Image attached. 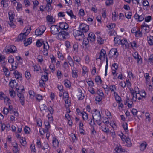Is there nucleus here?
<instances>
[{"instance_id":"20e7f679","label":"nucleus","mask_w":153,"mask_h":153,"mask_svg":"<svg viewBox=\"0 0 153 153\" xmlns=\"http://www.w3.org/2000/svg\"><path fill=\"white\" fill-rule=\"evenodd\" d=\"M51 31L52 34L56 35L58 33L59 30V28L57 25H52L51 27Z\"/></svg>"},{"instance_id":"9b49d317","label":"nucleus","mask_w":153,"mask_h":153,"mask_svg":"<svg viewBox=\"0 0 153 153\" xmlns=\"http://www.w3.org/2000/svg\"><path fill=\"white\" fill-rule=\"evenodd\" d=\"M5 57L4 55L0 54V62H3L1 63L2 67H4L6 64V62L5 61Z\"/></svg>"},{"instance_id":"a19ab883","label":"nucleus","mask_w":153,"mask_h":153,"mask_svg":"<svg viewBox=\"0 0 153 153\" xmlns=\"http://www.w3.org/2000/svg\"><path fill=\"white\" fill-rule=\"evenodd\" d=\"M21 140L20 141V143L23 146H25L26 144V142L25 141V139L22 137V138H21Z\"/></svg>"},{"instance_id":"603ef678","label":"nucleus","mask_w":153,"mask_h":153,"mask_svg":"<svg viewBox=\"0 0 153 153\" xmlns=\"http://www.w3.org/2000/svg\"><path fill=\"white\" fill-rule=\"evenodd\" d=\"M135 93L132 94L133 96V98H132V100L134 101H136L137 99V93Z\"/></svg>"},{"instance_id":"5fc2aeb1","label":"nucleus","mask_w":153,"mask_h":153,"mask_svg":"<svg viewBox=\"0 0 153 153\" xmlns=\"http://www.w3.org/2000/svg\"><path fill=\"white\" fill-rule=\"evenodd\" d=\"M9 19L10 21H13V14L12 13L9 12Z\"/></svg>"},{"instance_id":"864d4df0","label":"nucleus","mask_w":153,"mask_h":153,"mask_svg":"<svg viewBox=\"0 0 153 153\" xmlns=\"http://www.w3.org/2000/svg\"><path fill=\"white\" fill-rule=\"evenodd\" d=\"M115 98L116 100L117 103H120L122 101L121 98L119 95L116 96Z\"/></svg>"},{"instance_id":"72a5a7b5","label":"nucleus","mask_w":153,"mask_h":153,"mask_svg":"<svg viewBox=\"0 0 153 153\" xmlns=\"http://www.w3.org/2000/svg\"><path fill=\"white\" fill-rule=\"evenodd\" d=\"M13 1H16V2H17L16 1H12V2H13ZM17 5L16 7V9L17 10L19 11L22 9V5L21 4L17 2Z\"/></svg>"},{"instance_id":"58836bf2","label":"nucleus","mask_w":153,"mask_h":153,"mask_svg":"<svg viewBox=\"0 0 153 153\" xmlns=\"http://www.w3.org/2000/svg\"><path fill=\"white\" fill-rule=\"evenodd\" d=\"M25 29L26 30V31L24 33L26 35V36H27V35L29 33H30L31 30V27H30L29 28V29L28 28H27V27H26Z\"/></svg>"},{"instance_id":"37998d69","label":"nucleus","mask_w":153,"mask_h":153,"mask_svg":"<svg viewBox=\"0 0 153 153\" xmlns=\"http://www.w3.org/2000/svg\"><path fill=\"white\" fill-rule=\"evenodd\" d=\"M82 118L84 120L87 119L88 118V114L85 112L82 114Z\"/></svg>"},{"instance_id":"4d7b16f0","label":"nucleus","mask_w":153,"mask_h":153,"mask_svg":"<svg viewBox=\"0 0 153 153\" xmlns=\"http://www.w3.org/2000/svg\"><path fill=\"white\" fill-rule=\"evenodd\" d=\"M126 41L127 40L126 39L123 40H121V39L120 44H121L122 45V46L123 47V48H124V44H125V43H126Z\"/></svg>"},{"instance_id":"f257e3e1","label":"nucleus","mask_w":153,"mask_h":153,"mask_svg":"<svg viewBox=\"0 0 153 153\" xmlns=\"http://www.w3.org/2000/svg\"><path fill=\"white\" fill-rule=\"evenodd\" d=\"M73 34L76 39L79 41L82 40L85 37L83 33L80 30H74L73 31Z\"/></svg>"},{"instance_id":"9d476101","label":"nucleus","mask_w":153,"mask_h":153,"mask_svg":"<svg viewBox=\"0 0 153 153\" xmlns=\"http://www.w3.org/2000/svg\"><path fill=\"white\" fill-rule=\"evenodd\" d=\"M26 35L24 33H21L19 35L18 37V39L16 40V41L19 42L20 41H22L25 39L26 37Z\"/></svg>"},{"instance_id":"473e14b6","label":"nucleus","mask_w":153,"mask_h":153,"mask_svg":"<svg viewBox=\"0 0 153 153\" xmlns=\"http://www.w3.org/2000/svg\"><path fill=\"white\" fill-rule=\"evenodd\" d=\"M113 16H112V20L114 21H116L117 19V18L118 17L117 13H116V12L115 11H114V13H112Z\"/></svg>"},{"instance_id":"0e129e2a","label":"nucleus","mask_w":153,"mask_h":153,"mask_svg":"<svg viewBox=\"0 0 153 153\" xmlns=\"http://www.w3.org/2000/svg\"><path fill=\"white\" fill-rule=\"evenodd\" d=\"M145 21L146 22H149L151 19V17L149 16L147 17H146L145 18Z\"/></svg>"},{"instance_id":"5701e85b","label":"nucleus","mask_w":153,"mask_h":153,"mask_svg":"<svg viewBox=\"0 0 153 153\" xmlns=\"http://www.w3.org/2000/svg\"><path fill=\"white\" fill-rule=\"evenodd\" d=\"M125 141L128 147H130L131 146V142L130 139L128 137H126Z\"/></svg>"},{"instance_id":"f3484780","label":"nucleus","mask_w":153,"mask_h":153,"mask_svg":"<svg viewBox=\"0 0 153 153\" xmlns=\"http://www.w3.org/2000/svg\"><path fill=\"white\" fill-rule=\"evenodd\" d=\"M13 74L15 76V77L18 79H20L22 78V74L16 70L14 71Z\"/></svg>"},{"instance_id":"f03ea898","label":"nucleus","mask_w":153,"mask_h":153,"mask_svg":"<svg viewBox=\"0 0 153 153\" xmlns=\"http://www.w3.org/2000/svg\"><path fill=\"white\" fill-rule=\"evenodd\" d=\"M46 29V28L44 26H40L38 29H36L35 31V34L39 36L42 34Z\"/></svg>"},{"instance_id":"a878e982","label":"nucleus","mask_w":153,"mask_h":153,"mask_svg":"<svg viewBox=\"0 0 153 153\" xmlns=\"http://www.w3.org/2000/svg\"><path fill=\"white\" fill-rule=\"evenodd\" d=\"M47 1V2L46 6L45 7V8L47 9L48 8V10H49L51 9V3H52V1H48L49 2H48V1Z\"/></svg>"},{"instance_id":"3c124183","label":"nucleus","mask_w":153,"mask_h":153,"mask_svg":"<svg viewBox=\"0 0 153 153\" xmlns=\"http://www.w3.org/2000/svg\"><path fill=\"white\" fill-rule=\"evenodd\" d=\"M14 82L16 83V81L15 80H12L9 83V86L10 87H11L12 88H13L14 87V86L13 85V84Z\"/></svg>"},{"instance_id":"c03bdc74","label":"nucleus","mask_w":153,"mask_h":153,"mask_svg":"<svg viewBox=\"0 0 153 153\" xmlns=\"http://www.w3.org/2000/svg\"><path fill=\"white\" fill-rule=\"evenodd\" d=\"M67 13L70 16L71 18H73L74 16V15L73 14V12L71 10H68L66 11Z\"/></svg>"},{"instance_id":"79ce46f5","label":"nucleus","mask_w":153,"mask_h":153,"mask_svg":"<svg viewBox=\"0 0 153 153\" xmlns=\"http://www.w3.org/2000/svg\"><path fill=\"white\" fill-rule=\"evenodd\" d=\"M49 146L47 142L44 143L43 146H42V149L44 150H45L46 149H47Z\"/></svg>"},{"instance_id":"bb28decb","label":"nucleus","mask_w":153,"mask_h":153,"mask_svg":"<svg viewBox=\"0 0 153 153\" xmlns=\"http://www.w3.org/2000/svg\"><path fill=\"white\" fill-rule=\"evenodd\" d=\"M53 145L54 146H58L59 145V142L56 138H54L53 139Z\"/></svg>"},{"instance_id":"8fccbe9b","label":"nucleus","mask_w":153,"mask_h":153,"mask_svg":"<svg viewBox=\"0 0 153 153\" xmlns=\"http://www.w3.org/2000/svg\"><path fill=\"white\" fill-rule=\"evenodd\" d=\"M25 75L26 78L27 79H29L30 78V72L26 71L25 73Z\"/></svg>"},{"instance_id":"f704fd0d","label":"nucleus","mask_w":153,"mask_h":153,"mask_svg":"<svg viewBox=\"0 0 153 153\" xmlns=\"http://www.w3.org/2000/svg\"><path fill=\"white\" fill-rule=\"evenodd\" d=\"M132 16V13L131 12H128L125 13V16L126 17L129 19L131 18Z\"/></svg>"},{"instance_id":"4468645a","label":"nucleus","mask_w":153,"mask_h":153,"mask_svg":"<svg viewBox=\"0 0 153 153\" xmlns=\"http://www.w3.org/2000/svg\"><path fill=\"white\" fill-rule=\"evenodd\" d=\"M47 48L45 47V45L44 44V50L43 51V54L47 56L48 54V50L49 49V46L47 44Z\"/></svg>"},{"instance_id":"c85d7f7f","label":"nucleus","mask_w":153,"mask_h":153,"mask_svg":"<svg viewBox=\"0 0 153 153\" xmlns=\"http://www.w3.org/2000/svg\"><path fill=\"white\" fill-rule=\"evenodd\" d=\"M77 96L79 97V100H80L83 99L84 98V94L81 92H79Z\"/></svg>"},{"instance_id":"4c0bfd02","label":"nucleus","mask_w":153,"mask_h":153,"mask_svg":"<svg viewBox=\"0 0 153 153\" xmlns=\"http://www.w3.org/2000/svg\"><path fill=\"white\" fill-rule=\"evenodd\" d=\"M148 39V43L150 45H153V36H150Z\"/></svg>"},{"instance_id":"cd10ccee","label":"nucleus","mask_w":153,"mask_h":153,"mask_svg":"<svg viewBox=\"0 0 153 153\" xmlns=\"http://www.w3.org/2000/svg\"><path fill=\"white\" fill-rule=\"evenodd\" d=\"M8 1H1V3L3 5V7H7L8 6V3H7Z\"/></svg>"},{"instance_id":"e2e57ef3","label":"nucleus","mask_w":153,"mask_h":153,"mask_svg":"<svg viewBox=\"0 0 153 153\" xmlns=\"http://www.w3.org/2000/svg\"><path fill=\"white\" fill-rule=\"evenodd\" d=\"M144 76L146 79V82H149V76L148 73H146L144 74Z\"/></svg>"},{"instance_id":"6e6552de","label":"nucleus","mask_w":153,"mask_h":153,"mask_svg":"<svg viewBox=\"0 0 153 153\" xmlns=\"http://www.w3.org/2000/svg\"><path fill=\"white\" fill-rule=\"evenodd\" d=\"M68 28V24L64 22H62L59 23V28H60L61 30H66Z\"/></svg>"},{"instance_id":"4be33fe9","label":"nucleus","mask_w":153,"mask_h":153,"mask_svg":"<svg viewBox=\"0 0 153 153\" xmlns=\"http://www.w3.org/2000/svg\"><path fill=\"white\" fill-rule=\"evenodd\" d=\"M47 19L48 21L51 22V24L55 22V19L53 17L49 15L47 17Z\"/></svg>"},{"instance_id":"ea45409f","label":"nucleus","mask_w":153,"mask_h":153,"mask_svg":"<svg viewBox=\"0 0 153 153\" xmlns=\"http://www.w3.org/2000/svg\"><path fill=\"white\" fill-rule=\"evenodd\" d=\"M135 36L136 37H141L142 36V33L141 32L140 30L137 31L135 34Z\"/></svg>"},{"instance_id":"dca6fc26","label":"nucleus","mask_w":153,"mask_h":153,"mask_svg":"<svg viewBox=\"0 0 153 153\" xmlns=\"http://www.w3.org/2000/svg\"><path fill=\"white\" fill-rule=\"evenodd\" d=\"M7 52L11 53H14L16 51V47L13 45L11 46L10 48L9 49H7Z\"/></svg>"},{"instance_id":"f8f14e48","label":"nucleus","mask_w":153,"mask_h":153,"mask_svg":"<svg viewBox=\"0 0 153 153\" xmlns=\"http://www.w3.org/2000/svg\"><path fill=\"white\" fill-rule=\"evenodd\" d=\"M32 38L30 37L29 38L26 39H25L24 41V45L25 46H27L30 44L32 42Z\"/></svg>"},{"instance_id":"c756f323","label":"nucleus","mask_w":153,"mask_h":153,"mask_svg":"<svg viewBox=\"0 0 153 153\" xmlns=\"http://www.w3.org/2000/svg\"><path fill=\"white\" fill-rule=\"evenodd\" d=\"M3 71L5 73V75L6 76H8L10 73L9 72V71L8 68L5 67V66L3 67Z\"/></svg>"},{"instance_id":"2f4dec72","label":"nucleus","mask_w":153,"mask_h":153,"mask_svg":"<svg viewBox=\"0 0 153 153\" xmlns=\"http://www.w3.org/2000/svg\"><path fill=\"white\" fill-rule=\"evenodd\" d=\"M97 41L98 43L100 44H103L104 42V40L100 36L97 37Z\"/></svg>"},{"instance_id":"13d9d810","label":"nucleus","mask_w":153,"mask_h":153,"mask_svg":"<svg viewBox=\"0 0 153 153\" xmlns=\"http://www.w3.org/2000/svg\"><path fill=\"white\" fill-rule=\"evenodd\" d=\"M13 21H9L8 22V24L10 26L13 28H15L16 27L15 25H14L13 22H12Z\"/></svg>"},{"instance_id":"69168bd1","label":"nucleus","mask_w":153,"mask_h":153,"mask_svg":"<svg viewBox=\"0 0 153 153\" xmlns=\"http://www.w3.org/2000/svg\"><path fill=\"white\" fill-rule=\"evenodd\" d=\"M3 112L4 114L7 115L8 113L9 112V111L8 108H4L3 110Z\"/></svg>"},{"instance_id":"052dcab7","label":"nucleus","mask_w":153,"mask_h":153,"mask_svg":"<svg viewBox=\"0 0 153 153\" xmlns=\"http://www.w3.org/2000/svg\"><path fill=\"white\" fill-rule=\"evenodd\" d=\"M30 148L32 152H33V153L36 152V150L35 149L34 145L32 144L30 146Z\"/></svg>"},{"instance_id":"393cba45","label":"nucleus","mask_w":153,"mask_h":153,"mask_svg":"<svg viewBox=\"0 0 153 153\" xmlns=\"http://www.w3.org/2000/svg\"><path fill=\"white\" fill-rule=\"evenodd\" d=\"M106 27L109 29H113L115 27L116 24L115 23H111L109 25H107Z\"/></svg>"},{"instance_id":"0eeeda50","label":"nucleus","mask_w":153,"mask_h":153,"mask_svg":"<svg viewBox=\"0 0 153 153\" xmlns=\"http://www.w3.org/2000/svg\"><path fill=\"white\" fill-rule=\"evenodd\" d=\"M109 54L110 56L117 57L118 55V53L117 52V49L115 48H113L110 50Z\"/></svg>"},{"instance_id":"e433bc0d","label":"nucleus","mask_w":153,"mask_h":153,"mask_svg":"<svg viewBox=\"0 0 153 153\" xmlns=\"http://www.w3.org/2000/svg\"><path fill=\"white\" fill-rule=\"evenodd\" d=\"M73 59L74 61H76V62L79 63L80 62L81 59L80 58L77 56H75L73 57Z\"/></svg>"},{"instance_id":"ddd939ff","label":"nucleus","mask_w":153,"mask_h":153,"mask_svg":"<svg viewBox=\"0 0 153 153\" xmlns=\"http://www.w3.org/2000/svg\"><path fill=\"white\" fill-rule=\"evenodd\" d=\"M106 54V51L103 49H102L99 53V56L97 59V60L98 59H99L100 60L101 59L102 57H105V55Z\"/></svg>"},{"instance_id":"09e8293b","label":"nucleus","mask_w":153,"mask_h":153,"mask_svg":"<svg viewBox=\"0 0 153 153\" xmlns=\"http://www.w3.org/2000/svg\"><path fill=\"white\" fill-rule=\"evenodd\" d=\"M95 80V82H98L99 81H100V83H101L102 82L100 77L99 76H97L96 77Z\"/></svg>"},{"instance_id":"7ed1b4c3","label":"nucleus","mask_w":153,"mask_h":153,"mask_svg":"<svg viewBox=\"0 0 153 153\" xmlns=\"http://www.w3.org/2000/svg\"><path fill=\"white\" fill-rule=\"evenodd\" d=\"M79 29L83 33H86L89 30V26L85 24L82 23L80 24Z\"/></svg>"},{"instance_id":"a18cd8bd","label":"nucleus","mask_w":153,"mask_h":153,"mask_svg":"<svg viewBox=\"0 0 153 153\" xmlns=\"http://www.w3.org/2000/svg\"><path fill=\"white\" fill-rule=\"evenodd\" d=\"M64 84L66 87L69 88L70 87V82L68 80H65Z\"/></svg>"},{"instance_id":"338daca9","label":"nucleus","mask_w":153,"mask_h":153,"mask_svg":"<svg viewBox=\"0 0 153 153\" xmlns=\"http://www.w3.org/2000/svg\"><path fill=\"white\" fill-rule=\"evenodd\" d=\"M97 93L98 96H101V97H103L104 95V94L103 93L102 91L101 90H99L97 91Z\"/></svg>"},{"instance_id":"c9c22d12","label":"nucleus","mask_w":153,"mask_h":153,"mask_svg":"<svg viewBox=\"0 0 153 153\" xmlns=\"http://www.w3.org/2000/svg\"><path fill=\"white\" fill-rule=\"evenodd\" d=\"M123 127L125 132H127L128 131V124L127 123H123Z\"/></svg>"},{"instance_id":"39448f33","label":"nucleus","mask_w":153,"mask_h":153,"mask_svg":"<svg viewBox=\"0 0 153 153\" xmlns=\"http://www.w3.org/2000/svg\"><path fill=\"white\" fill-rule=\"evenodd\" d=\"M114 149L117 153H124L125 151V149L122 148L121 146L120 145L119 146H114Z\"/></svg>"},{"instance_id":"680f3d73","label":"nucleus","mask_w":153,"mask_h":153,"mask_svg":"<svg viewBox=\"0 0 153 153\" xmlns=\"http://www.w3.org/2000/svg\"><path fill=\"white\" fill-rule=\"evenodd\" d=\"M138 18V21H141L143 20L144 19V15L142 14L140 16H139Z\"/></svg>"},{"instance_id":"6e6d98bb","label":"nucleus","mask_w":153,"mask_h":153,"mask_svg":"<svg viewBox=\"0 0 153 153\" xmlns=\"http://www.w3.org/2000/svg\"><path fill=\"white\" fill-rule=\"evenodd\" d=\"M105 3L107 6H109L113 4V1H106Z\"/></svg>"},{"instance_id":"b1692460","label":"nucleus","mask_w":153,"mask_h":153,"mask_svg":"<svg viewBox=\"0 0 153 153\" xmlns=\"http://www.w3.org/2000/svg\"><path fill=\"white\" fill-rule=\"evenodd\" d=\"M45 75H44L42 77V80L44 81H46L48 80V73L47 72H45Z\"/></svg>"},{"instance_id":"de8ad7c7","label":"nucleus","mask_w":153,"mask_h":153,"mask_svg":"<svg viewBox=\"0 0 153 153\" xmlns=\"http://www.w3.org/2000/svg\"><path fill=\"white\" fill-rule=\"evenodd\" d=\"M85 13L84 10L81 9L80 10L79 12V14L80 17H82L84 15Z\"/></svg>"},{"instance_id":"49530a36","label":"nucleus","mask_w":153,"mask_h":153,"mask_svg":"<svg viewBox=\"0 0 153 153\" xmlns=\"http://www.w3.org/2000/svg\"><path fill=\"white\" fill-rule=\"evenodd\" d=\"M82 45L83 47L85 48H88L90 47L88 42L87 43L83 42L82 43Z\"/></svg>"},{"instance_id":"423d86ee","label":"nucleus","mask_w":153,"mask_h":153,"mask_svg":"<svg viewBox=\"0 0 153 153\" xmlns=\"http://www.w3.org/2000/svg\"><path fill=\"white\" fill-rule=\"evenodd\" d=\"M92 114L93 120H94V117H95L97 119L101 118V115L100 111L98 110L95 109L94 112L92 113Z\"/></svg>"},{"instance_id":"774afa93","label":"nucleus","mask_w":153,"mask_h":153,"mask_svg":"<svg viewBox=\"0 0 153 153\" xmlns=\"http://www.w3.org/2000/svg\"><path fill=\"white\" fill-rule=\"evenodd\" d=\"M30 130V129L27 126H25L24 128V131L25 133L26 134H29V130Z\"/></svg>"},{"instance_id":"a211bd4d","label":"nucleus","mask_w":153,"mask_h":153,"mask_svg":"<svg viewBox=\"0 0 153 153\" xmlns=\"http://www.w3.org/2000/svg\"><path fill=\"white\" fill-rule=\"evenodd\" d=\"M65 30H61L59 33V35H62L63 38H65V37L66 36L68 35V33L65 31Z\"/></svg>"},{"instance_id":"412c9836","label":"nucleus","mask_w":153,"mask_h":153,"mask_svg":"<svg viewBox=\"0 0 153 153\" xmlns=\"http://www.w3.org/2000/svg\"><path fill=\"white\" fill-rule=\"evenodd\" d=\"M44 41L42 39H39L37 40L36 45L38 47H40L44 43Z\"/></svg>"},{"instance_id":"aec40b11","label":"nucleus","mask_w":153,"mask_h":153,"mask_svg":"<svg viewBox=\"0 0 153 153\" xmlns=\"http://www.w3.org/2000/svg\"><path fill=\"white\" fill-rule=\"evenodd\" d=\"M77 71L76 69L74 68L72 70V75L73 78H76L77 77Z\"/></svg>"},{"instance_id":"bf43d9fd","label":"nucleus","mask_w":153,"mask_h":153,"mask_svg":"<svg viewBox=\"0 0 153 153\" xmlns=\"http://www.w3.org/2000/svg\"><path fill=\"white\" fill-rule=\"evenodd\" d=\"M37 144L38 147L39 148H42V144L40 140L39 141V140L37 139V142L36 143Z\"/></svg>"},{"instance_id":"2eb2a0df","label":"nucleus","mask_w":153,"mask_h":153,"mask_svg":"<svg viewBox=\"0 0 153 153\" xmlns=\"http://www.w3.org/2000/svg\"><path fill=\"white\" fill-rule=\"evenodd\" d=\"M147 145L146 143L144 141L143 143H142L140 146V150L142 151H143L146 148Z\"/></svg>"},{"instance_id":"6ab92c4d","label":"nucleus","mask_w":153,"mask_h":153,"mask_svg":"<svg viewBox=\"0 0 153 153\" xmlns=\"http://www.w3.org/2000/svg\"><path fill=\"white\" fill-rule=\"evenodd\" d=\"M121 37L120 36H117L114 37V42L115 44L119 45L120 43Z\"/></svg>"},{"instance_id":"7c9ffc66","label":"nucleus","mask_w":153,"mask_h":153,"mask_svg":"<svg viewBox=\"0 0 153 153\" xmlns=\"http://www.w3.org/2000/svg\"><path fill=\"white\" fill-rule=\"evenodd\" d=\"M102 118V122L105 124H108L109 123V122L108 121V119L107 117H103Z\"/></svg>"},{"instance_id":"1a4fd4ad","label":"nucleus","mask_w":153,"mask_h":153,"mask_svg":"<svg viewBox=\"0 0 153 153\" xmlns=\"http://www.w3.org/2000/svg\"><path fill=\"white\" fill-rule=\"evenodd\" d=\"M95 34L92 33H90L89 34L88 38L86 39V40L87 41L90 40V41L93 42L95 41Z\"/></svg>"}]
</instances>
